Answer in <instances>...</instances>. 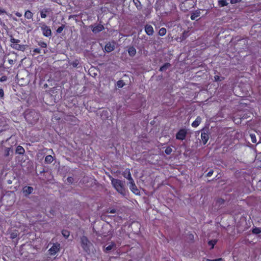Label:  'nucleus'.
<instances>
[{"label":"nucleus","mask_w":261,"mask_h":261,"mask_svg":"<svg viewBox=\"0 0 261 261\" xmlns=\"http://www.w3.org/2000/svg\"><path fill=\"white\" fill-rule=\"evenodd\" d=\"M133 2L137 7H138V4H139V5H141V3L139 0H133Z\"/></svg>","instance_id":"obj_42"},{"label":"nucleus","mask_w":261,"mask_h":261,"mask_svg":"<svg viewBox=\"0 0 261 261\" xmlns=\"http://www.w3.org/2000/svg\"><path fill=\"white\" fill-rule=\"evenodd\" d=\"M48 9H45L40 12V16L42 18H45L46 17V13L48 12Z\"/></svg>","instance_id":"obj_25"},{"label":"nucleus","mask_w":261,"mask_h":261,"mask_svg":"<svg viewBox=\"0 0 261 261\" xmlns=\"http://www.w3.org/2000/svg\"><path fill=\"white\" fill-rule=\"evenodd\" d=\"M129 184V189L130 191L136 195H139L140 194V191L137 188L134 180H132L131 181L128 182Z\"/></svg>","instance_id":"obj_8"},{"label":"nucleus","mask_w":261,"mask_h":261,"mask_svg":"<svg viewBox=\"0 0 261 261\" xmlns=\"http://www.w3.org/2000/svg\"><path fill=\"white\" fill-rule=\"evenodd\" d=\"M25 152L24 149L20 145H18L16 149V153L23 155Z\"/></svg>","instance_id":"obj_16"},{"label":"nucleus","mask_w":261,"mask_h":261,"mask_svg":"<svg viewBox=\"0 0 261 261\" xmlns=\"http://www.w3.org/2000/svg\"><path fill=\"white\" fill-rule=\"evenodd\" d=\"M124 85H125V83L123 80H119L118 81H117V86L118 88H122Z\"/></svg>","instance_id":"obj_28"},{"label":"nucleus","mask_w":261,"mask_h":261,"mask_svg":"<svg viewBox=\"0 0 261 261\" xmlns=\"http://www.w3.org/2000/svg\"><path fill=\"white\" fill-rule=\"evenodd\" d=\"M200 15V12H196L195 13H193L191 15V19L192 20H194L196 18L199 17Z\"/></svg>","instance_id":"obj_24"},{"label":"nucleus","mask_w":261,"mask_h":261,"mask_svg":"<svg viewBox=\"0 0 261 261\" xmlns=\"http://www.w3.org/2000/svg\"><path fill=\"white\" fill-rule=\"evenodd\" d=\"M10 152H13V150L11 147L6 148L4 151V156L7 157L10 155Z\"/></svg>","instance_id":"obj_23"},{"label":"nucleus","mask_w":261,"mask_h":261,"mask_svg":"<svg viewBox=\"0 0 261 261\" xmlns=\"http://www.w3.org/2000/svg\"><path fill=\"white\" fill-rule=\"evenodd\" d=\"M228 3L227 2L226 0H219L218 1V5L221 7H223L227 6Z\"/></svg>","instance_id":"obj_22"},{"label":"nucleus","mask_w":261,"mask_h":261,"mask_svg":"<svg viewBox=\"0 0 261 261\" xmlns=\"http://www.w3.org/2000/svg\"><path fill=\"white\" fill-rule=\"evenodd\" d=\"M16 237V234H14V233H12V234H11V238H15Z\"/></svg>","instance_id":"obj_48"},{"label":"nucleus","mask_w":261,"mask_h":261,"mask_svg":"<svg viewBox=\"0 0 261 261\" xmlns=\"http://www.w3.org/2000/svg\"><path fill=\"white\" fill-rule=\"evenodd\" d=\"M33 188L30 186H25L23 188V192L27 196L32 193Z\"/></svg>","instance_id":"obj_14"},{"label":"nucleus","mask_w":261,"mask_h":261,"mask_svg":"<svg viewBox=\"0 0 261 261\" xmlns=\"http://www.w3.org/2000/svg\"><path fill=\"white\" fill-rule=\"evenodd\" d=\"M216 243V241H215V240L210 241L208 243V245H211L212 246V248H214V246Z\"/></svg>","instance_id":"obj_36"},{"label":"nucleus","mask_w":261,"mask_h":261,"mask_svg":"<svg viewBox=\"0 0 261 261\" xmlns=\"http://www.w3.org/2000/svg\"><path fill=\"white\" fill-rule=\"evenodd\" d=\"M251 140L252 143H255L256 142V136L254 134H250V135Z\"/></svg>","instance_id":"obj_34"},{"label":"nucleus","mask_w":261,"mask_h":261,"mask_svg":"<svg viewBox=\"0 0 261 261\" xmlns=\"http://www.w3.org/2000/svg\"><path fill=\"white\" fill-rule=\"evenodd\" d=\"M41 29L42 31L43 35L45 37H49L51 35V31L50 28L46 25L45 23L41 24Z\"/></svg>","instance_id":"obj_7"},{"label":"nucleus","mask_w":261,"mask_h":261,"mask_svg":"<svg viewBox=\"0 0 261 261\" xmlns=\"http://www.w3.org/2000/svg\"><path fill=\"white\" fill-rule=\"evenodd\" d=\"M5 13H6V11L4 9H1L0 8V15L3 14H5Z\"/></svg>","instance_id":"obj_46"},{"label":"nucleus","mask_w":261,"mask_h":261,"mask_svg":"<svg viewBox=\"0 0 261 261\" xmlns=\"http://www.w3.org/2000/svg\"><path fill=\"white\" fill-rule=\"evenodd\" d=\"M10 41L11 42L10 46L12 48L22 51H24L25 50L27 45L19 44V43L20 42L19 39H15L11 36Z\"/></svg>","instance_id":"obj_3"},{"label":"nucleus","mask_w":261,"mask_h":261,"mask_svg":"<svg viewBox=\"0 0 261 261\" xmlns=\"http://www.w3.org/2000/svg\"><path fill=\"white\" fill-rule=\"evenodd\" d=\"M33 51L34 53H36V54H40L41 53V49L39 48H35Z\"/></svg>","instance_id":"obj_41"},{"label":"nucleus","mask_w":261,"mask_h":261,"mask_svg":"<svg viewBox=\"0 0 261 261\" xmlns=\"http://www.w3.org/2000/svg\"><path fill=\"white\" fill-rule=\"evenodd\" d=\"M33 13L30 10H27L24 13V17L28 19H32Z\"/></svg>","instance_id":"obj_20"},{"label":"nucleus","mask_w":261,"mask_h":261,"mask_svg":"<svg viewBox=\"0 0 261 261\" xmlns=\"http://www.w3.org/2000/svg\"><path fill=\"white\" fill-rule=\"evenodd\" d=\"M171 66V65L169 63H165L163 65H162V66L160 67L159 71H166Z\"/></svg>","instance_id":"obj_19"},{"label":"nucleus","mask_w":261,"mask_h":261,"mask_svg":"<svg viewBox=\"0 0 261 261\" xmlns=\"http://www.w3.org/2000/svg\"><path fill=\"white\" fill-rule=\"evenodd\" d=\"M167 30L165 28H162L160 29L159 31V35L161 36H163L165 35L166 34Z\"/></svg>","instance_id":"obj_27"},{"label":"nucleus","mask_w":261,"mask_h":261,"mask_svg":"<svg viewBox=\"0 0 261 261\" xmlns=\"http://www.w3.org/2000/svg\"><path fill=\"white\" fill-rule=\"evenodd\" d=\"M252 232L254 234H259L261 232V229L260 228H254L252 229Z\"/></svg>","instance_id":"obj_30"},{"label":"nucleus","mask_w":261,"mask_h":261,"mask_svg":"<svg viewBox=\"0 0 261 261\" xmlns=\"http://www.w3.org/2000/svg\"><path fill=\"white\" fill-rule=\"evenodd\" d=\"M213 172H214L213 170H210V171H209L208 172V173H207V174H206V176H207V177H210V176H211L213 175Z\"/></svg>","instance_id":"obj_43"},{"label":"nucleus","mask_w":261,"mask_h":261,"mask_svg":"<svg viewBox=\"0 0 261 261\" xmlns=\"http://www.w3.org/2000/svg\"><path fill=\"white\" fill-rule=\"evenodd\" d=\"M38 45L40 46L42 48H46L47 47V44L46 42L40 41L38 43Z\"/></svg>","instance_id":"obj_31"},{"label":"nucleus","mask_w":261,"mask_h":261,"mask_svg":"<svg viewBox=\"0 0 261 261\" xmlns=\"http://www.w3.org/2000/svg\"><path fill=\"white\" fill-rule=\"evenodd\" d=\"M172 151L173 150L172 148L170 146H168L165 150V153L167 155H170L172 153Z\"/></svg>","instance_id":"obj_29"},{"label":"nucleus","mask_w":261,"mask_h":261,"mask_svg":"<svg viewBox=\"0 0 261 261\" xmlns=\"http://www.w3.org/2000/svg\"><path fill=\"white\" fill-rule=\"evenodd\" d=\"M111 184L116 191L123 196L126 195L127 192L125 187V182L120 179L111 178Z\"/></svg>","instance_id":"obj_1"},{"label":"nucleus","mask_w":261,"mask_h":261,"mask_svg":"<svg viewBox=\"0 0 261 261\" xmlns=\"http://www.w3.org/2000/svg\"><path fill=\"white\" fill-rule=\"evenodd\" d=\"M60 245L58 243L54 244L49 249L50 255H55L60 250Z\"/></svg>","instance_id":"obj_9"},{"label":"nucleus","mask_w":261,"mask_h":261,"mask_svg":"<svg viewBox=\"0 0 261 261\" xmlns=\"http://www.w3.org/2000/svg\"><path fill=\"white\" fill-rule=\"evenodd\" d=\"M65 28V25L64 24H62L61 26L59 27L57 30V32L58 33H61L63 31V29H64Z\"/></svg>","instance_id":"obj_35"},{"label":"nucleus","mask_w":261,"mask_h":261,"mask_svg":"<svg viewBox=\"0 0 261 261\" xmlns=\"http://www.w3.org/2000/svg\"><path fill=\"white\" fill-rule=\"evenodd\" d=\"M122 175L124 177L128 179L129 181L134 180L132 177L130 170L128 168L126 169L122 173Z\"/></svg>","instance_id":"obj_10"},{"label":"nucleus","mask_w":261,"mask_h":261,"mask_svg":"<svg viewBox=\"0 0 261 261\" xmlns=\"http://www.w3.org/2000/svg\"><path fill=\"white\" fill-rule=\"evenodd\" d=\"M214 79H215V81L216 82H221V81H222L224 79V77L216 75L214 76Z\"/></svg>","instance_id":"obj_32"},{"label":"nucleus","mask_w":261,"mask_h":261,"mask_svg":"<svg viewBox=\"0 0 261 261\" xmlns=\"http://www.w3.org/2000/svg\"><path fill=\"white\" fill-rule=\"evenodd\" d=\"M7 80V77L6 75H3L1 77H0V82H3L6 81Z\"/></svg>","instance_id":"obj_38"},{"label":"nucleus","mask_w":261,"mask_h":261,"mask_svg":"<svg viewBox=\"0 0 261 261\" xmlns=\"http://www.w3.org/2000/svg\"><path fill=\"white\" fill-rule=\"evenodd\" d=\"M145 32L148 36H151L154 33L153 28L152 25L150 24H146L145 26Z\"/></svg>","instance_id":"obj_12"},{"label":"nucleus","mask_w":261,"mask_h":261,"mask_svg":"<svg viewBox=\"0 0 261 261\" xmlns=\"http://www.w3.org/2000/svg\"><path fill=\"white\" fill-rule=\"evenodd\" d=\"M188 134V130L186 128H180L176 134V139L178 140H184Z\"/></svg>","instance_id":"obj_4"},{"label":"nucleus","mask_w":261,"mask_h":261,"mask_svg":"<svg viewBox=\"0 0 261 261\" xmlns=\"http://www.w3.org/2000/svg\"><path fill=\"white\" fill-rule=\"evenodd\" d=\"M81 241L82 246L83 248L84 249V250L85 251H86V252H88V251H89L90 247L91 246V244L88 241L87 238L85 236H83L81 238Z\"/></svg>","instance_id":"obj_5"},{"label":"nucleus","mask_w":261,"mask_h":261,"mask_svg":"<svg viewBox=\"0 0 261 261\" xmlns=\"http://www.w3.org/2000/svg\"><path fill=\"white\" fill-rule=\"evenodd\" d=\"M201 138L203 144L204 145L206 144L210 138L208 133L207 132H202L201 134Z\"/></svg>","instance_id":"obj_11"},{"label":"nucleus","mask_w":261,"mask_h":261,"mask_svg":"<svg viewBox=\"0 0 261 261\" xmlns=\"http://www.w3.org/2000/svg\"><path fill=\"white\" fill-rule=\"evenodd\" d=\"M115 46L110 42L107 43L105 46V50L107 53H110L114 50Z\"/></svg>","instance_id":"obj_13"},{"label":"nucleus","mask_w":261,"mask_h":261,"mask_svg":"<svg viewBox=\"0 0 261 261\" xmlns=\"http://www.w3.org/2000/svg\"><path fill=\"white\" fill-rule=\"evenodd\" d=\"M89 28L94 34L98 33L105 29L104 26L100 23H95L93 25H91Z\"/></svg>","instance_id":"obj_6"},{"label":"nucleus","mask_w":261,"mask_h":261,"mask_svg":"<svg viewBox=\"0 0 261 261\" xmlns=\"http://www.w3.org/2000/svg\"><path fill=\"white\" fill-rule=\"evenodd\" d=\"M116 249V244L112 242L111 243V244H110L109 245H108V246H107L105 248V251L106 252H108L112 249Z\"/></svg>","instance_id":"obj_18"},{"label":"nucleus","mask_w":261,"mask_h":261,"mask_svg":"<svg viewBox=\"0 0 261 261\" xmlns=\"http://www.w3.org/2000/svg\"><path fill=\"white\" fill-rule=\"evenodd\" d=\"M225 200L222 198H218L216 201V205L220 206L224 203Z\"/></svg>","instance_id":"obj_26"},{"label":"nucleus","mask_w":261,"mask_h":261,"mask_svg":"<svg viewBox=\"0 0 261 261\" xmlns=\"http://www.w3.org/2000/svg\"><path fill=\"white\" fill-rule=\"evenodd\" d=\"M62 233L63 236L66 238H67L70 235L69 232L66 230H63L62 232Z\"/></svg>","instance_id":"obj_33"},{"label":"nucleus","mask_w":261,"mask_h":261,"mask_svg":"<svg viewBox=\"0 0 261 261\" xmlns=\"http://www.w3.org/2000/svg\"><path fill=\"white\" fill-rule=\"evenodd\" d=\"M53 212V210L49 211V213Z\"/></svg>","instance_id":"obj_50"},{"label":"nucleus","mask_w":261,"mask_h":261,"mask_svg":"<svg viewBox=\"0 0 261 261\" xmlns=\"http://www.w3.org/2000/svg\"><path fill=\"white\" fill-rule=\"evenodd\" d=\"M67 182L72 184L74 180L73 178L72 177H68L67 179Z\"/></svg>","instance_id":"obj_40"},{"label":"nucleus","mask_w":261,"mask_h":261,"mask_svg":"<svg viewBox=\"0 0 261 261\" xmlns=\"http://www.w3.org/2000/svg\"><path fill=\"white\" fill-rule=\"evenodd\" d=\"M27 122L31 124L35 123L39 118V114L35 110H31L25 114L24 116Z\"/></svg>","instance_id":"obj_2"},{"label":"nucleus","mask_w":261,"mask_h":261,"mask_svg":"<svg viewBox=\"0 0 261 261\" xmlns=\"http://www.w3.org/2000/svg\"><path fill=\"white\" fill-rule=\"evenodd\" d=\"M241 1V0H230V3L232 4H234L240 2Z\"/></svg>","instance_id":"obj_44"},{"label":"nucleus","mask_w":261,"mask_h":261,"mask_svg":"<svg viewBox=\"0 0 261 261\" xmlns=\"http://www.w3.org/2000/svg\"><path fill=\"white\" fill-rule=\"evenodd\" d=\"M109 212L113 213V212H116V211L115 210H111Z\"/></svg>","instance_id":"obj_49"},{"label":"nucleus","mask_w":261,"mask_h":261,"mask_svg":"<svg viewBox=\"0 0 261 261\" xmlns=\"http://www.w3.org/2000/svg\"><path fill=\"white\" fill-rule=\"evenodd\" d=\"M187 33L185 31L182 34V35L180 37V38L182 39V40H185L186 38H187Z\"/></svg>","instance_id":"obj_39"},{"label":"nucleus","mask_w":261,"mask_h":261,"mask_svg":"<svg viewBox=\"0 0 261 261\" xmlns=\"http://www.w3.org/2000/svg\"><path fill=\"white\" fill-rule=\"evenodd\" d=\"M8 62H9V64H11V65L13 64V62H13V60L9 59V60H8Z\"/></svg>","instance_id":"obj_47"},{"label":"nucleus","mask_w":261,"mask_h":261,"mask_svg":"<svg viewBox=\"0 0 261 261\" xmlns=\"http://www.w3.org/2000/svg\"><path fill=\"white\" fill-rule=\"evenodd\" d=\"M201 118L198 116L195 121H194L192 123V126L193 127H197L201 123Z\"/></svg>","instance_id":"obj_15"},{"label":"nucleus","mask_w":261,"mask_h":261,"mask_svg":"<svg viewBox=\"0 0 261 261\" xmlns=\"http://www.w3.org/2000/svg\"><path fill=\"white\" fill-rule=\"evenodd\" d=\"M4 92L3 89L0 88V98H4Z\"/></svg>","instance_id":"obj_37"},{"label":"nucleus","mask_w":261,"mask_h":261,"mask_svg":"<svg viewBox=\"0 0 261 261\" xmlns=\"http://www.w3.org/2000/svg\"><path fill=\"white\" fill-rule=\"evenodd\" d=\"M128 53L130 57H134L136 54V49L134 46H130L128 49Z\"/></svg>","instance_id":"obj_17"},{"label":"nucleus","mask_w":261,"mask_h":261,"mask_svg":"<svg viewBox=\"0 0 261 261\" xmlns=\"http://www.w3.org/2000/svg\"><path fill=\"white\" fill-rule=\"evenodd\" d=\"M54 160L53 157L51 155L46 156L45 158V163L46 164H50Z\"/></svg>","instance_id":"obj_21"},{"label":"nucleus","mask_w":261,"mask_h":261,"mask_svg":"<svg viewBox=\"0 0 261 261\" xmlns=\"http://www.w3.org/2000/svg\"><path fill=\"white\" fill-rule=\"evenodd\" d=\"M221 259H222L221 258H218V259H213V260L207 259H206L205 260H203V261H220Z\"/></svg>","instance_id":"obj_45"}]
</instances>
